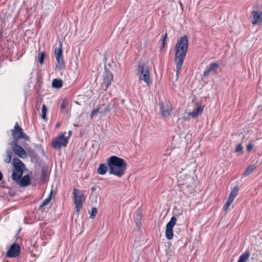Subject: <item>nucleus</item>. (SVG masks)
<instances>
[{
    "label": "nucleus",
    "mask_w": 262,
    "mask_h": 262,
    "mask_svg": "<svg viewBox=\"0 0 262 262\" xmlns=\"http://www.w3.org/2000/svg\"><path fill=\"white\" fill-rule=\"evenodd\" d=\"M99 111V107H97V108H96L94 109V110L92 111V112H91V114H90V117H91V118H93V117H94V116L96 115L98 113Z\"/></svg>",
    "instance_id": "obj_32"
},
{
    "label": "nucleus",
    "mask_w": 262,
    "mask_h": 262,
    "mask_svg": "<svg viewBox=\"0 0 262 262\" xmlns=\"http://www.w3.org/2000/svg\"><path fill=\"white\" fill-rule=\"evenodd\" d=\"M52 86L55 88H60L62 86V81L60 79H54L52 81Z\"/></svg>",
    "instance_id": "obj_24"
},
{
    "label": "nucleus",
    "mask_w": 262,
    "mask_h": 262,
    "mask_svg": "<svg viewBox=\"0 0 262 262\" xmlns=\"http://www.w3.org/2000/svg\"><path fill=\"white\" fill-rule=\"evenodd\" d=\"M68 139L64 135H61L52 142V145L54 148L59 149L61 146H66Z\"/></svg>",
    "instance_id": "obj_12"
},
{
    "label": "nucleus",
    "mask_w": 262,
    "mask_h": 262,
    "mask_svg": "<svg viewBox=\"0 0 262 262\" xmlns=\"http://www.w3.org/2000/svg\"><path fill=\"white\" fill-rule=\"evenodd\" d=\"M47 112V108L46 107L45 104H43L42 106L41 109V117L43 119L45 120L46 119V114Z\"/></svg>",
    "instance_id": "obj_28"
},
{
    "label": "nucleus",
    "mask_w": 262,
    "mask_h": 262,
    "mask_svg": "<svg viewBox=\"0 0 262 262\" xmlns=\"http://www.w3.org/2000/svg\"><path fill=\"white\" fill-rule=\"evenodd\" d=\"M11 132L13 138L12 142H18L20 139H24L26 141L30 139L29 137L24 132L17 122L15 123L14 128L11 130Z\"/></svg>",
    "instance_id": "obj_6"
},
{
    "label": "nucleus",
    "mask_w": 262,
    "mask_h": 262,
    "mask_svg": "<svg viewBox=\"0 0 262 262\" xmlns=\"http://www.w3.org/2000/svg\"><path fill=\"white\" fill-rule=\"evenodd\" d=\"M219 66V64L217 63H211L209 64L206 70L204 71V76L206 77L209 76L212 72L217 69Z\"/></svg>",
    "instance_id": "obj_17"
},
{
    "label": "nucleus",
    "mask_w": 262,
    "mask_h": 262,
    "mask_svg": "<svg viewBox=\"0 0 262 262\" xmlns=\"http://www.w3.org/2000/svg\"><path fill=\"white\" fill-rule=\"evenodd\" d=\"M166 38H167V33H166L164 34V36H163V38L162 40V46H164V45H165V42Z\"/></svg>",
    "instance_id": "obj_36"
},
{
    "label": "nucleus",
    "mask_w": 262,
    "mask_h": 262,
    "mask_svg": "<svg viewBox=\"0 0 262 262\" xmlns=\"http://www.w3.org/2000/svg\"><path fill=\"white\" fill-rule=\"evenodd\" d=\"M20 186H27L30 184L31 181L29 175L24 176L20 178L18 180H14Z\"/></svg>",
    "instance_id": "obj_15"
},
{
    "label": "nucleus",
    "mask_w": 262,
    "mask_h": 262,
    "mask_svg": "<svg viewBox=\"0 0 262 262\" xmlns=\"http://www.w3.org/2000/svg\"><path fill=\"white\" fill-rule=\"evenodd\" d=\"M3 178V174H2V173L0 171V181L2 180Z\"/></svg>",
    "instance_id": "obj_38"
},
{
    "label": "nucleus",
    "mask_w": 262,
    "mask_h": 262,
    "mask_svg": "<svg viewBox=\"0 0 262 262\" xmlns=\"http://www.w3.org/2000/svg\"><path fill=\"white\" fill-rule=\"evenodd\" d=\"M13 165L12 179L13 180H18L22 177L25 166L23 162L18 158L13 159Z\"/></svg>",
    "instance_id": "obj_5"
},
{
    "label": "nucleus",
    "mask_w": 262,
    "mask_h": 262,
    "mask_svg": "<svg viewBox=\"0 0 262 262\" xmlns=\"http://www.w3.org/2000/svg\"><path fill=\"white\" fill-rule=\"evenodd\" d=\"M243 149V147L241 144H238L236 148V151L238 152H242Z\"/></svg>",
    "instance_id": "obj_35"
},
{
    "label": "nucleus",
    "mask_w": 262,
    "mask_h": 262,
    "mask_svg": "<svg viewBox=\"0 0 262 262\" xmlns=\"http://www.w3.org/2000/svg\"><path fill=\"white\" fill-rule=\"evenodd\" d=\"M73 200L75 204L76 212L78 215L82 208V202L84 200V195L79 190L74 188Z\"/></svg>",
    "instance_id": "obj_7"
},
{
    "label": "nucleus",
    "mask_w": 262,
    "mask_h": 262,
    "mask_svg": "<svg viewBox=\"0 0 262 262\" xmlns=\"http://www.w3.org/2000/svg\"><path fill=\"white\" fill-rule=\"evenodd\" d=\"M188 48V38L186 35L181 37L175 46L174 60L176 65L177 76L180 71L186 57Z\"/></svg>",
    "instance_id": "obj_1"
},
{
    "label": "nucleus",
    "mask_w": 262,
    "mask_h": 262,
    "mask_svg": "<svg viewBox=\"0 0 262 262\" xmlns=\"http://www.w3.org/2000/svg\"><path fill=\"white\" fill-rule=\"evenodd\" d=\"M69 135H71V134H72V131H71V130H70V131H69Z\"/></svg>",
    "instance_id": "obj_40"
},
{
    "label": "nucleus",
    "mask_w": 262,
    "mask_h": 262,
    "mask_svg": "<svg viewBox=\"0 0 262 262\" xmlns=\"http://www.w3.org/2000/svg\"><path fill=\"white\" fill-rule=\"evenodd\" d=\"M232 202H233L232 201L231 199L230 200L228 199L227 202L226 203V204L224 206V209L225 211H226L228 209V207L230 206V205L232 203Z\"/></svg>",
    "instance_id": "obj_31"
},
{
    "label": "nucleus",
    "mask_w": 262,
    "mask_h": 262,
    "mask_svg": "<svg viewBox=\"0 0 262 262\" xmlns=\"http://www.w3.org/2000/svg\"><path fill=\"white\" fill-rule=\"evenodd\" d=\"M68 105V102L64 100H63L61 105H60V109L63 110Z\"/></svg>",
    "instance_id": "obj_33"
},
{
    "label": "nucleus",
    "mask_w": 262,
    "mask_h": 262,
    "mask_svg": "<svg viewBox=\"0 0 262 262\" xmlns=\"http://www.w3.org/2000/svg\"><path fill=\"white\" fill-rule=\"evenodd\" d=\"M62 43L61 41H60L59 47L55 48L54 50V54L57 60L56 69H58V70H61L65 67V63L63 60V57L62 55Z\"/></svg>",
    "instance_id": "obj_8"
},
{
    "label": "nucleus",
    "mask_w": 262,
    "mask_h": 262,
    "mask_svg": "<svg viewBox=\"0 0 262 262\" xmlns=\"http://www.w3.org/2000/svg\"><path fill=\"white\" fill-rule=\"evenodd\" d=\"M10 144L12 146L13 151L19 157L22 159H25L27 157L26 151L21 146L18 145V142H11Z\"/></svg>",
    "instance_id": "obj_9"
},
{
    "label": "nucleus",
    "mask_w": 262,
    "mask_h": 262,
    "mask_svg": "<svg viewBox=\"0 0 262 262\" xmlns=\"http://www.w3.org/2000/svg\"><path fill=\"white\" fill-rule=\"evenodd\" d=\"M52 194H53V191L51 190L50 191V194H49L48 198H47L46 199H45V200H43V201L42 202V203L40 205V206L39 207L40 208H42V207L47 205L49 204V203L51 200V199H52Z\"/></svg>",
    "instance_id": "obj_23"
},
{
    "label": "nucleus",
    "mask_w": 262,
    "mask_h": 262,
    "mask_svg": "<svg viewBox=\"0 0 262 262\" xmlns=\"http://www.w3.org/2000/svg\"><path fill=\"white\" fill-rule=\"evenodd\" d=\"M178 182L187 194H191L194 192V179L190 176L180 173L178 176Z\"/></svg>",
    "instance_id": "obj_3"
},
{
    "label": "nucleus",
    "mask_w": 262,
    "mask_h": 262,
    "mask_svg": "<svg viewBox=\"0 0 262 262\" xmlns=\"http://www.w3.org/2000/svg\"><path fill=\"white\" fill-rule=\"evenodd\" d=\"M257 166L255 164L250 165L243 173V176L246 177L251 174Z\"/></svg>",
    "instance_id": "obj_19"
},
{
    "label": "nucleus",
    "mask_w": 262,
    "mask_h": 262,
    "mask_svg": "<svg viewBox=\"0 0 262 262\" xmlns=\"http://www.w3.org/2000/svg\"><path fill=\"white\" fill-rule=\"evenodd\" d=\"M183 118L184 120H188V119L186 117H183Z\"/></svg>",
    "instance_id": "obj_39"
},
{
    "label": "nucleus",
    "mask_w": 262,
    "mask_h": 262,
    "mask_svg": "<svg viewBox=\"0 0 262 262\" xmlns=\"http://www.w3.org/2000/svg\"><path fill=\"white\" fill-rule=\"evenodd\" d=\"M203 111V107L201 106H198L192 112H189L188 115L191 116L192 118H195L198 115L201 114Z\"/></svg>",
    "instance_id": "obj_18"
},
{
    "label": "nucleus",
    "mask_w": 262,
    "mask_h": 262,
    "mask_svg": "<svg viewBox=\"0 0 262 262\" xmlns=\"http://www.w3.org/2000/svg\"><path fill=\"white\" fill-rule=\"evenodd\" d=\"M48 176V171L46 169L43 168L41 170V181L42 183H45L47 181V177Z\"/></svg>",
    "instance_id": "obj_25"
},
{
    "label": "nucleus",
    "mask_w": 262,
    "mask_h": 262,
    "mask_svg": "<svg viewBox=\"0 0 262 262\" xmlns=\"http://www.w3.org/2000/svg\"><path fill=\"white\" fill-rule=\"evenodd\" d=\"M137 219H141V215L140 214H138L137 215Z\"/></svg>",
    "instance_id": "obj_37"
},
{
    "label": "nucleus",
    "mask_w": 262,
    "mask_h": 262,
    "mask_svg": "<svg viewBox=\"0 0 262 262\" xmlns=\"http://www.w3.org/2000/svg\"><path fill=\"white\" fill-rule=\"evenodd\" d=\"M45 54L44 52L39 53L38 56V61L40 64L43 63Z\"/></svg>",
    "instance_id": "obj_27"
},
{
    "label": "nucleus",
    "mask_w": 262,
    "mask_h": 262,
    "mask_svg": "<svg viewBox=\"0 0 262 262\" xmlns=\"http://www.w3.org/2000/svg\"><path fill=\"white\" fill-rule=\"evenodd\" d=\"M252 13L253 15V19L252 20V24L256 25L260 23L262 20V12L253 11Z\"/></svg>",
    "instance_id": "obj_16"
},
{
    "label": "nucleus",
    "mask_w": 262,
    "mask_h": 262,
    "mask_svg": "<svg viewBox=\"0 0 262 262\" xmlns=\"http://www.w3.org/2000/svg\"><path fill=\"white\" fill-rule=\"evenodd\" d=\"M59 126V124H57L56 125V126H57V127H58Z\"/></svg>",
    "instance_id": "obj_41"
},
{
    "label": "nucleus",
    "mask_w": 262,
    "mask_h": 262,
    "mask_svg": "<svg viewBox=\"0 0 262 262\" xmlns=\"http://www.w3.org/2000/svg\"><path fill=\"white\" fill-rule=\"evenodd\" d=\"M253 145L252 143H249L247 145V150L249 151V152H250L251 151H252V150L253 149Z\"/></svg>",
    "instance_id": "obj_34"
},
{
    "label": "nucleus",
    "mask_w": 262,
    "mask_h": 262,
    "mask_svg": "<svg viewBox=\"0 0 262 262\" xmlns=\"http://www.w3.org/2000/svg\"><path fill=\"white\" fill-rule=\"evenodd\" d=\"M109 173L118 177H121L125 173L127 164L120 158L112 156L107 160Z\"/></svg>",
    "instance_id": "obj_2"
},
{
    "label": "nucleus",
    "mask_w": 262,
    "mask_h": 262,
    "mask_svg": "<svg viewBox=\"0 0 262 262\" xmlns=\"http://www.w3.org/2000/svg\"><path fill=\"white\" fill-rule=\"evenodd\" d=\"M177 221V220L176 217L172 216L170 221L166 225L165 235L168 239H171L173 237V234L172 228L176 225Z\"/></svg>",
    "instance_id": "obj_10"
},
{
    "label": "nucleus",
    "mask_w": 262,
    "mask_h": 262,
    "mask_svg": "<svg viewBox=\"0 0 262 262\" xmlns=\"http://www.w3.org/2000/svg\"><path fill=\"white\" fill-rule=\"evenodd\" d=\"M238 189H239L237 186L234 187L233 189L231 192L228 199L230 200L231 199L232 201L233 202L235 198L237 195Z\"/></svg>",
    "instance_id": "obj_21"
},
{
    "label": "nucleus",
    "mask_w": 262,
    "mask_h": 262,
    "mask_svg": "<svg viewBox=\"0 0 262 262\" xmlns=\"http://www.w3.org/2000/svg\"><path fill=\"white\" fill-rule=\"evenodd\" d=\"M171 106L168 103L162 102L160 105L161 114L163 117H167L170 114Z\"/></svg>",
    "instance_id": "obj_14"
},
{
    "label": "nucleus",
    "mask_w": 262,
    "mask_h": 262,
    "mask_svg": "<svg viewBox=\"0 0 262 262\" xmlns=\"http://www.w3.org/2000/svg\"><path fill=\"white\" fill-rule=\"evenodd\" d=\"M12 153L11 150H7L6 151V158L4 160L5 162L6 163H9L10 162L11 158H12Z\"/></svg>",
    "instance_id": "obj_26"
},
{
    "label": "nucleus",
    "mask_w": 262,
    "mask_h": 262,
    "mask_svg": "<svg viewBox=\"0 0 262 262\" xmlns=\"http://www.w3.org/2000/svg\"><path fill=\"white\" fill-rule=\"evenodd\" d=\"M249 252H246L240 256L237 262H246L249 259Z\"/></svg>",
    "instance_id": "obj_22"
},
{
    "label": "nucleus",
    "mask_w": 262,
    "mask_h": 262,
    "mask_svg": "<svg viewBox=\"0 0 262 262\" xmlns=\"http://www.w3.org/2000/svg\"><path fill=\"white\" fill-rule=\"evenodd\" d=\"M103 82L102 83V86L105 87V89L106 90L113 80V76L108 70L105 68V71L103 74Z\"/></svg>",
    "instance_id": "obj_13"
},
{
    "label": "nucleus",
    "mask_w": 262,
    "mask_h": 262,
    "mask_svg": "<svg viewBox=\"0 0 262 262\" xmlns=\"http://www.w3.org/2000/svg\"><path fill=\"white\" fill-rule=\"evenodd\" d=\"M107 170V166L104 164H100L98 168L97 172L100 174H104Z\"/></svg>",
    "instance_id": "obj_20"
},
{
    "label": "nucleus",
    "mask_w": 262,
    "mask_h": 262,
    "mask_svg": "<svg viewBox=\"0 0 262 262\" xmlns=\"http://www.w3.org/2000/svg\"><path fill=\"white\" fill-rule=\"evenodd\" d=\"M137 75L140 80L144 81L147 85L151 83L149 67L147 63H139L137 68Z\"/></svg>",
    "instance_id": "obj_4"
},
{
    "label": "nucleus",
    "mask_w": 262,
    "mask_h": 262,
    "mask_svg": "<svg viewBox=\"0 0 262 262\" xmlns=\"http://www.w3.org/2000/svg\"><path fill=\"white\" fill-rule=\"evenodd\" d=\"M20 253V246L19 245L14 243L9 248L7 253L6 257H17Z\"/></svg>",
    "instance_id": "obj_11"
},
{
    "label": "nucleus",
    "mask_w": 262,
    "mask_h": 262,
    "mask_svg": "<svg viewBox=\"0 0 262 262\" xmlns=\"http://www.w3.org/2000/svg\"><path fill=\"white\" fill-rule=\"evenodd\" d=\"M97 213V209L95 207L92 208L91 210V213L90 217L93 219L96 216V215Z\"/></svg>",
    "instance_id": "obj_29"
},
{
    "label": "nucleus",
    "mask_w": 262,
    "mask_h": 262,
    "mask_svg": "<svg viewBox=\"0 0 262 262\" xmlns=\"http://www.w3.org/2000/svg\"><path fill=\"white\" fill-rule=\"evenodd\" d=\"M111 110V107L109 104H107V106L104 108V109L101 112V113L105 115L107 114Z\"/></svg>",
    "instance_id": "obj_30"
}]
</instances>
